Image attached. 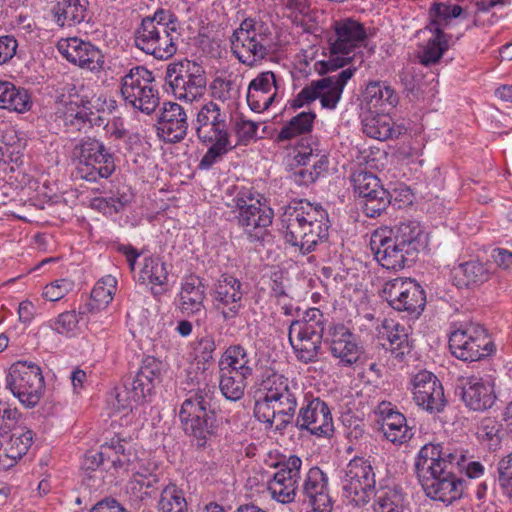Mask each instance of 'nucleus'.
I'll use <instances>...</instances> for the list:
<instances>
[{"label":"nucleus","instance_id":"obj_5","mask_svg":"<svg viewBox=\"0 0 512 512\" xmlns=\"http://www.w3.org/2000/svg\"><path fill=\"white\" fill-rule=\"evenodd\" d=\"M179 29L177 16L168 9L159 8L142 18L134 31V45L157 60H168L177 52Z\"/></svg>","mask_w":512,"mask_h":512},{"label":"nucleus","instance_id":"obj_46","mask_svg":"<svg viewBox=\"0 0 512 512\" xmlns=\"http://www.w3.org/2000/svg\"><path fill=\"white\" fill-rule=\"evenodd\" d=\"M449 450L451 452L449 459L454 469L458 468L460 472H463L470 479L480 478L484 475V465L480 461L475 460L468 450L453 448L450 445Z\"/></svg>","mask_w":512,"mask_h":512},{"label":"nucleus","instance_id":"obj_16","mask_svg":"<svg viewBox=\"0 0 512 512\" xmlns=\"http://www.w3.org/2000/svg\"><path fill=\"white\" fill-rule=\"evenodd\" d=\"M449 350L459 360L480 361L495 351L487 330L480 324H469L450 333Z\"/></svg>","mask_w":512,"mask_h":512},{"label":"nucleus","instance_id":"obj_18","mask_svg":"<svg viewBox=\"0 0 512 512\" xmlns=\"http://www.w3.org/2000/svg\"><path fill=\"white\" fill-rule=\"evenodd\" d=\"M165 80L173 95L187 102L201 97L207 82L203 67L190 60L170 63L166 69Z\"/></svg>","mask_w":512,"mask_h":512},{"label":"nucleus","instance_id":"obj_44","mask_svg":"<svg viewBox=\"0 0 512 512\" xmlns=\"http://www.w3.org/2000/svg\"><path fill=\"white\" fill-rule=\"evenodd\" d=\"M383 328L387 334L388 346L386 348L390 350L395 358L402 359L406 354L410 353L411 346L404 326L394 323L393 320H385Z\"/></svg>","mask_w":512,"mask_h":512},{"label":"nucleus","instance_id":"obj_41","mask_svg":"<svg viewBox=\"0 0 512 512\" xmlns=\"http://www.w3.org/2000/svg\"><path fill=\"white\" fill-rule=\"evenodd\" d=\"M140 279L152 284L151 293L153 296H161L165 292L163 286L168 282L166 263L160 257H146L140 271Z\"/></svg>","mask_w":512,"mask_h":512},{"label":"nucleus","instance_id":"obj_11","mask_svg":"<svg viewBox=\"0 0 512 512\" xmlns=\"http://www.w3.org/2000/svg\"><path fill=\"white\" fill-rule=\"evenodd\" d=\"M374 461L355 456L340 470L339 479L343 497L357 507H363L375 495Z\"/></svg>","mask_w":512,"mask_h":512},{"label":"nucleus","instance_id":"obj_3","mask_svg":"<svg viewBox=\"0 0 512 512\" xmlns=\"http://www.w3.org/2000/svg\"><path fill=\"white\" fill-rule=\"evenodd\" d=\"M426 247L427 237L415 220L379 227L370 238L374 258L388 270L397 271L411 266Z\"/></svg>","mask_w":512,"mask_h":512},{"label":"nucleus","instance_id":"obj_23","mask_svg":"<svg viewBox=\"0 0 512 512\" xmlns=\"http://www.w3.org/2000/svg\"><path fill=\"white\" fill-rule=\"evenodd\" d=\"M294 423L300 431H308L319 437H328L334 432L330 407L319 397L304 400Z\"/></svg>","mask_w":512,"mask_h":512},{"label":"nucleus","instance_id":"obj_59","mask_svg":"<svg viewBox=\"0 0 512 512\" xmlns=\"http://www.w3.org/2000/svg\"><path fill=\"white\" fill-rule=\"evenodd\" d=\"M259 123L246 119L244 116L238 117L234 122V131L238 137V142L247 144L257 133Z\"/></svg>","mask_w":512,"mask_h":512},{"label":"nucleus","instance_id":"obj_51","mask_svg":"<svg viewBox=\"0 0 512 512\" xmlns=\"http://www.w3.org/2000/svg\"><path fill=\"white\" fill-rule=\"evenodd\" d=\"M326 318L318 308H309L304 312L302 320L292 321L289 327L288 336L294 334L296 330L301 332H312L324 334Z\"/></svg>","mask_w":512,"mask_h":512},{"label":"nucleus","instance_id":"obj_26","mask_svg":"<svg viewBox=\"0 0 512 512\" xmlns=\"http://www.w3.org/2000/svg\"><path fill=\"white\" fill-rule=\"evenodd\" d=\"M413 400L429 413H440L446 406L444 389L439 379L427 370L419 371L411 380Z\"/></svg>","mask_w":512,"mask_h":512},{"label":"nucleus","instance_id":"obj_33","mask_svg":"<svg viewBox=\"0 0 512 512\" xmlns=\"http://www.w3.org/2000/svg\"><path fill=\"white\" fill-rule=\"evenodd\" d=\"M379 409L383 417L381 429L385 438L396 445L408 442L413 432L407 424L406 417L399 411L393 410L390 404L382 403Z\"/></svg>","mask_w":512,"mask_h":512},{"label":"nucleus","instance_id":"obj_57","mask_svg":"<svg viewBox=\"0 0 512 512\" xmlns=\"http://www.w3.org/2000/svg\"><path fill=\"white\" fill-rule=\"evenodd\" d=\"M498 483L503 492L512 498V453L498 462Z\"/></svg>","mask_w":512,"mask_h":512},{"label":"nucleus","instance_id":"obj_60","mask_svg":"<svg viewBox=\"0 0 512 512\" xmlns=\"http://www.w3.org/2000/svg\"><path fill=\"white\" fill-rule=\"evenodd\" d=\"M84 315L77 314L75 311H65L61 313L53 324V329L60 334H67L73 332L79 323L80 319H83Z\"/></svg>","mask_w":512,"mask_h":512},{"label":"nucleus","instance_id":"obj_54","mask_svg":"<svg viewBox=\"0 0 512 512\" xmlns=\"http://www.w3.org/2000/svg\"><path fill=\"white\" fill-rule=\"evenodd\" d=\"M22 133L14 129L6 130L2 136L4 146L0 151L4 161L18 163L21 161L22 152L26 147V139L21 136Z\"/></svg>","mask_w":512,"mask_h":512},{"label":"nucleus","instance_id":"obj_48","mask_svg":"<svg viewBox=\"0 0 512 512\" xmlns=\"http://www.w3.org/2000/svg\"><path fill=\"white\" fill-rule=\"evenodd\" d=\"M249 376L233 374L228 370H219V389L222 395L230 401L243 398Z\"/></svg>","mask_w":512,"mask_h":512},{"label":"nucleus","instance_id":"obj_10","mask_svg":"<svg viewBox=\"0 0 512 512\" xmlns=\"http://www.w3.org/2000/svg\"><path fill=\"white\" fill-rule=\"evenodd\" d=\"M463 8L457 4H448L444 2H434L428 10V24L426 29L429 30L433 37L423 46L419 52V61L425 66H430L439 62L444 52L449 48V41L452 38L450 34L444 32L453 20L460 17Z\"/></svg>","mask_w":512,"mask_h":512},{"label":"nucleus","instance_id":"obj_38","mask_svg":"<svg viewBox=\"0 0 512 512\" xmlns=\"http://www.w3.org/2000/svg\"><path fill=\"white\" fill-rule=\"evenodd\" d=\"M88 5V0H58L51 11L58 26L71 27L85 20Z\"/></svg>","mask_w":512,"mask_h":512},{"label":"nucleus","instance_id":"obj_25","mask_svg":"<svg viewBox=\"0 0 512 512\" xmlns=\"http://www.w3.org/2000/svg\"><path fill=\"white\" fill-rule=\"evenodd\" d=\"M58 52L70 63L91 72L103 70L105 59L102 51L89 41L78 37L60 39Z\"/></svg>","mask_w":512,"mask_h":512},{"label":"nucleus","instance_id":"obj_35","mask_svg":"<svg viewBox=\"0 0 512 512\" xmlns=\"http://www.w3.org/2000/svg\"><path fill=\"white\" fill-rule=\"evenodd\" d=\"M205 286L198 277H189L182 283L180 298V310L187 316L206 313L204 306Z\"/></svg>","mask_w":512,"mask_h":512},{"label":"nucleus","instance_id":"obj_31","mask_svg":"<svg viewBox=\"0 0 512 512\" xmlns=\"http://www.w3.org/2000/svg\"><path fill=\"white\" fill-rule=\"evenodd\" d=\"M34 433L25 426H17L4 435L0 447V464L4 469L12 467L28 452Z\"/></svg>","mask_w":512,"mask_h":512},{"label":"nucleus","instance_id":"obj_8","mask_svg":"<svg viewBox=\"0 0 512 512\" xmlns=\"http://www.w3.org/2000/svg\"><path fill=\"white\" fill-rule=\"evenodd\" d=\"M328 59L321 61L319 73L336 71L350 64L355 50L362 47L367 39L364 25L352 18L333 21L325 33Z\"/></svg>","mask_w":512,"mask_h":512},{"label":"nucleus","instance_id":"obj_24","mask_svg":"<svg viewBox=\"0 0 512 512\" xmlns=\"http://www.w3.org/2000/svg\"><path fill=\"white\" fill-rule=\"evenodd\" d=\"M243 295V284L231 274H222L214 284L212 291L214 305L225 322H230L240 315L243 308Z\"/></svg>","mask_w":512,"mask_h":512},{"label":"nucleus","instance_id":"obj_9","mask_svg":"<svg viewBox=\"0 0 512 512\" xmlns=\"http://www.w3.org/2000/svg\"><path fill=\"white\" fill-rule=\"evenodd\" d=\"M230 42L231 52L238 61L248 67H254L270 53L271 31L263 21L246 18L234 30Z\"/></svg>","mask_w":512,"mask_h":512},{"label":"nucleus","instance_id":"obj_6","mask_svg":"<svg viewBox=\"0 0 512 512\" xmlns=\"http://www.w3.org/2000/svg\"><path fill=\"white\" fill-rule=\"evenodd\" d=\"M193 126L198 140L204 145H210L200 160V169H210L235 147L230 139L227 111L217 102L203 104Z\"/></svg>","mask_w":512,"mask_h":512},{"label":"nucleus","instance_id":"obj_43","mask_svg":"<svg viewBox=\"0 0 512 512\" xmlns=\"http://www.w3.org/2000/svg\"><path fill=\"white\" fill-rule=\"evenodd\" d=\"M281 231L286 243L300 250L303 233L298 202L285 207L281 216Z\"/></svg>","mask_w":512,"mask_h":512},{"label":"nucleus","instance_id":"obj_63","mask_svg":"<svg viewBox=\"0 0 512 512\" xmlns=\"http://www.w3.org/2000/svg\"><path fill=\"white\" fill-rule=\"evenodd\" d=\"M217 348L215 338L213 335H205L197 341L195 347L196 355L202 362H211L214 357L213 354Z\"/></svg>","mask_w":512,"mask_h":512},{"label":"nucleus","instance_id":"obj_52","mask_svg":"<svg viewBox=\"0 0 512 512\" xmlns=\"http://www.w3.org/2000/svg\"><path fill=\"white\" fill-rule=\"evenodd\" d=\"M158 512H188L184 492L175 484L167 485L160 494Z\"/></svg>","mask_w":512,"mask_h":512},{"label":"nucleus","instance_id":"obj_29","mask_svg":"<svg viewBox=\"0 0 512 512\" xmlns=\"http://www.w3.org/2000/svg\"><path fill=\"white\" fill-rule=\"evenodd\" d=\"M299 492L303 502L315 512H331L333 501L330 496L327 474L318 466L311 467L305 475Z\"/></svg>","mask_w":512,"mask_h":512},{"label":"nucleus","instance_id":"obj_64","mask_svg":"<svg viewBox=\"0 0 512 512\" xmlns=\"http://www.w3.org/2000/svg\"><path fill=\"white\" fill-rule=\"evenodd\" d=\"M71 283L65 279L56 280L43 289V297L48 301H58L62 299L70 290Z\"/></svg>","mask_w":512,"mask_h":512},{"label":"nucleus","instance_id":"obj_62","mask_svg":"<svg viewBox=\"0 0 512 512\" xmlns=\"http://www.w3.org/2000/svg\"><path fill=\"white\" fill-rule=\"evenodd\" d=\"M95 111L77 110L76 112H67L65 116L66 124L76 127L78 130L84 128L87 124H92L98 119Z\"/></svg>","mask_w":512,"mask_h":512},{"label":"nucleus","instance_id":"obj_12","mask_svg":"<svg viewBox=\"0 0 512 512\" xmlns=\"http://www.w3.org/2000/svg\"><path fill=\"white\" fill-rule=\"evenodd\" d=\"M238 214L235 216L250 242H263L270 239L269 227L272 224L274 212L269 206L255 200L250 190H241L233 199Z\"/></svg>","mask_w":512,"mask_h":512},{"label":"nucleus","instance_id":"obj_14","mask_svg":"<svg viewBox=\"0 0 512 512\" xmlns=\"http://www.w3.org/2000/svg\"><path fill=\"white\" fill-rule=\"evenodd\" d=\"M124 101L143 113L151 114L160 104L153 73L143 66H136L121 79Z\"/></svg>","mask_w":512,"mask_h":512},{"label":"nucleus","instance_id":"obj_34","mask_svg":"<svg viewBox=\"0 0 512 512\" xmlns=\"http://www.w3.org/2000/svg\"><path fill=\"white\" fill-rule=\"evenodd\" d=\"M285 8L289 11L288 18L303 32L313 35L321 32L319 23L323 11L312 8L307 0H288Z\"/></svg>","mask_w":512,"mask_h":512},{"label":"nucleus","instance_id":"obj_32","mask_svg":"<svg viewBox=\"0 0 512 512\" xmlns=\"http://www.w3.org/2000/svg\"><path fill=\"white\" fill-rule=\"evenodd\" d=\"M276 95V76L272 71H265L249 83L247 104L252 111L260 113L272 105Z\"/></svg>","mask_w":512,"mask_h":512},{"label":"nucleus","instance_id":"obj_7","mask_svg":"<svg viewBox=\"0 0 512 512\" xmlns=\"http://www.w3.org/2000/svg\"><path fill=\"white\" fill-rule=\"evenodd\" d=\"M215 393L214 385L198 384L197 388L186 393L179 412L185 433L198 447H204L215 433Z\"/></svg>","mask_w":512,"mask_h":512},{"label":"nucleus","instance_id":"obj_37","mask_svg":"<svg viewBox=\"0 0 512 512\" xmlns=\"http://www.w3.org/2000/svg\"><path fill=\"white\" fill-rule=\"evenodd\" d=\"M288 337L296 358L300 362L308 364L318 360L323 340L322 334L296 330L294 334Z\"/></svg>","mask_w":512,"mask_h":512},{"label":"nucleus","instance_id":"obj_30","mask_svg":"<svg viewBox=\"0 0 512 512\" xmlns=\"http://www.w3.org/2000/svg\"><path fill=\"white\" fill-rule=\"evenodd\" d=\"M187 129V115L182 106L165 102L158 118V136L166 142L178 143L185 138Z\"/></svg>","mask_w":512,"mask_h":512},{"label":"nucleus","instance_id":"obj_22","mask_svg":"<svg viewBox=\"0 0 512 512\" xmlns=\"http://www.w3.org/2000/svg\"><path fill=\"white\" fill-rule=\"evenodd\" d=\"M302 463L300 457L290 455L273 465L277 471L268 481L267 487L272 499L282 504L295 501L300 489Z\"/></svg>","mask_w":512,"mask_h":512},{"label":"nucleus","instance_id":"obj_45","mask_svg":"<svg viewBox=\"0 0 512 512\" xmlns=\"http://www.w3.org/2000/svg\"><path fill=\"white\" fill-rule=\"evenodd\" d=\"M316 114L312 111L301 112L292 117L277 134V142L291 140L297 136L308 134L313 129Z\"/></svg>","mask_w":512,"mask_h":512},{"label":"nucleus","instance_id":"obj_36","mask_svg":"<svg viewBox=\"0 0 512 512\" xmlns=\"http://www.w3.org/2000/svg\"><path fill=\"white\" fill-rule=\"evenodd\" d=\"M453 273L456 285L460 288L479 287L491 277L489 266L478 260L460 263L454 267Z\"/></svg>","mask_w":512,"mask_h":512},{"label":"nucleus","instance_id":"obj_27","mask_svg":"<svg viewBox=\"0 0 512 512\" xmlns=\"http://www.w3.org/2000/svg\"><path fill=\"white\" fill-rule=\"evenodd\" d=\"M324 342L329 345L331 355L345 367L355 364L362 353L355 334L342 323L328 327Z\"/></svg>","mask_w":512,"mask_h":512},{"label":"nucleus","instance_id":"obj_49","mask_svg":"<svg viewBox=\"0 0 512 512\" xmlns=\"http://www.w3.org/2000/svg\"><path fill=\"white\" fill-rule=\"evenodd\" d=\"M363 97L366 103L373 108L381 107L384 104L395 106L398 102V96L394 89L382 81L368 83Z\"/></svg>","mask_w":512,"mask_h":512},{"label":"nucleus","instance_id":"obj_20","mask_svg":"<svg viewBox=\"0 0 512 512\" xmlns=\"http://www.w3.org/2000/svg\"><path fill=\"white\" fill-rule=\"evenodd\" d=\"M382 297L395 310L410 315H420L426 303V295L415 280L395 278L384 283Z\"/></svg>","mask_w":512,"mask_h":512},{"label":"nucleus","instance_id":"obj_56","mask_svg":"<svg viewBox=\"0 0 512 512\" xmlns=\"http://www.w3.org/2000/svg\"><path fill=\"white\" fill-rule=\"evenodd\" d=\"M299 214L302 225L303 238L313 230L315 224L320 222V211H325L320 206H313L309 202L299 201Z\"/></svg>","mask_w":512,"mask_h":512},{"label":"nucleus","instance_id":"obj_2","mask_svg":"<svg viewBox=\"0 0 512 512\" xmlns=\"http://www.w3.org/2000/svg\"><path fill=\"white\" fill-rule=\"evenodd\" d=\"M449 445L427 443L418 452L414 470L425 495L450 505L462 498L465 481L456 475Z\"/></svg>","mask_w":512,"mask_h":512},{"label":"nucleus","instance_id":"obj_1","mask_svg":"<svg viewBox=\"0 0 512 512\" xmlns=\"http://www.w3.org/2000/svg\"><path fill=\"white\" fill-rule=\"evenodd\" d=\"M449 445L427 443L418 452L414 470L425 495L450 505L462 498L465 481L456 475Z\"/></svg>","mask_w":512,"mask_h":512},{"label":"nucleus","instance_id":"obj_53","mask_svg":"<svg viewBox=\"0 0 512 512\" xmlns=\"http://www.w3.org/2000/svg\"><path fill=\"white\" fill-rule=\"evenodd\" d=\"M476 434L482 444L495 451L502 442V425L495 418L485 417L481 420Z\"/></svg>","mask_w":512,"mask_h":512},{"label":"nucleus","instance_id":"obj_19","mask_svg":"<svg viewBox=\"0 0 512 512\" xmlns=\"http://www.w3.org/2000/svg\"><path fill=\"white\" fill-rule=\"evenodd\" d=\"M163 363L154 356H146L134 375L125 377L123 381V393L117 394V400L122 407H127L131 402L142 403L150 396L157 383L161 381Z\"/></svg>","mask_w":512,"mask_h":512},{"label":"nucleus","instance_id":"obj_40","mask_svg":"<svg viewBox=\"0 0 512 512\" xmlns=\"http://www.w3.org/2000/svg\"><path fill=\"white\" fill-rule=\"evenodd\" d=\"M219 370H228L233 374L253 375V363L247 350L240 344L230 345L221 355L218 362Z\"/></svg>","mask_w":512,"mask_h":512},{"label":"nucleus","instance_id":"obj_58","mask_svg":"<svg viewBox=\"0 0 512 512\" xmlns=\"http://www.w3.org/2000/svg\"><path fill=\"white\" fill-rule=\"evenodd\" d=\"M20 414L16 408H12L8 403L0 402V435L8 434L18 425Z\"/></svg>","mask_w":512,"mask_h":512},{"label":"nucleus","instance_id":"obj_47","mask_svg":"<svg viewBox=\"0 0 512 512\" xmlns=\"http://www.w3.org/2000/svg\"><path fill=\"white\" fill-rule=\"evenodd\" d=\"M363 132L371 138L387 140L392 138L395 130L393 120L387 114H368L362 121Z\"/></svg>","mask_w":512,"mask_h":512},{"label":"nucleus","instance_id":"obj_28","mask_svg":"<svg viewBox=\"0 0 512 512\" xmlns=\"http://www.w3.org/2000/svg\"><path fill=\"white\" fill-rule=\"evenodd\" d=\"M458 387L465 406L473 411H486L497 399L494 380L490 377H466L460 380Z\"/></svg>","mask_w":512,"mask_h":512},{"label":"nucleus","instance_id":"obj_61","mask_svg":"<svg viewBox=\"0 0 512 512\" xmlns=\"http://www.w3.org/2000/svg\"><path fill=\"white\" fill-rule=\"evenodd\" d=\"M95 111L77 110L76 112H67L65 116L66 124L76 127L78 130L84 128L87 124H92L98 119Z\"/></svg>","mask_w":512,"mask_h":512},{"label":"nucleus","instance_id":"obj_50","mask_svg":"<svg viewBox=\"0 0 512 512\" xmlns=\"http://www.w3.org/2000/svg\"><path fill=\"white\" fill-rule=\"evenodd\" d=\"M375 496L374 512H404L405 494L400 487H388Z\"/></svg>","mask_w":512,"mask_h":512},{"label":"nucleus","instance_id":"obj_21","mask_svg":"<svg viewBox=\"0 0 512 512\" xmlns=\"http://www.w3.org/2000/svg\"><path fill=\"white\" fill-rule=\"evenodd\" d=\"M355 194L360 198L363 213L369 218L380 216L392 203V195L371 172L360 171L353 175Z\"/></svg>","mask_w":512,"mask_h":512},{"label":"nucleus","instance_id":"obj_39","mask_svg":"<svg viewBox=\"0 0 512 512\" xmlns=\"http://www.w3.org/2000/svg\"><path fill=\"white\" fill-rule=\"evenodd\" d=\"M116 289L117 280L114 276L102 277L93 287L89 301L80 307V315L94 314V312L106 308L113 300Z\"/></svg>","mask_w":512,"mask_h":512},{"label":"nucleus","instance_id":"obj_13","mask_svg":"<svg viewBox=\"0 0 512 512\" xmlns=\"http://www.w3.org/2000/svg\"><path fill=\"white\" fill-rule=\"evenodd\" d=\"M355 71V67H348L336 75L311 81L291 100L290 107L299 109L313 103L316 99H320L323 108L335 109L341 99L345 85L353 77Z\"/></svg>","mask_w":512,"mask_h":512},{"label":"nucleus","instance_id":"obj_17","mask_svg":"<svg viewBox=\"0 0 512 512\" xmlns=\"http://www.w3.org/2000/svg\"><path fill=\"white\" fill-rule=\"evenodd\" d=\"M6 386L26 407L36 406L45 390L40 367L32 362L17 361L6 376Z\"/></svg>","mask_w":512,"mask_h":512},{"label":"nucleus","instance_id":"obj_4","mask_svg":"<svg viewBox=\"0 0 512 512\" xmlns=\"http://www.w3.org/2000/svg\"><path fill=\"white\" fill-rule=\"evenodd\" d=\"M262 397L255 401L254 416L261 423L277 431L285 430L293 423L303 392L296 382L272 372L260 383Z\"/></svg>","mask_w":512,"mask_h":512},{"label":"nucleus","instance_id":"obj_42","mask_svg":"<svg viewBox=\"0 0 512 512\" xmlns=\"http://www.w3.org/2000/svg\"><path fill=\"white\" fill-rule=\"evenodd\" d=\"M28 91L9 81H0V108L24 113L31 108Z\"/></svg>","mask_w":512,"mask_h":512},{"label":"nucleus","instance_id":"obj_15","mask_svg":"<svg viewBox=\"0 0 512 512\" xmlns=\"http://www.w3.org/2000/svg\"><path fill=\"white\" fill-rule=\"evenodd\" d=\"M73 155L78 158V172L89 182L108 178L115 171L113 154L103 142L92 137H83L74 146Z\"/></svg>","mask_w":512,"mask_h":512},{"label":"nucleus","instance_id":"obj_55","mask_svg":"<svg viewBox=\"0 0 512 512\" xmlns=\"http://www.w3.org/2000/svg\"><path fill=\"white\" fill-rule=\"evenodd\" d=\"M329 237V220L326 211H320V222L315 224L313 230L304 237L301 242L300 252L303 255L309 254L316 249L320 243L326 242Z\"/></svg>","mask_w":512,"mask_h":512}]
</instances>
